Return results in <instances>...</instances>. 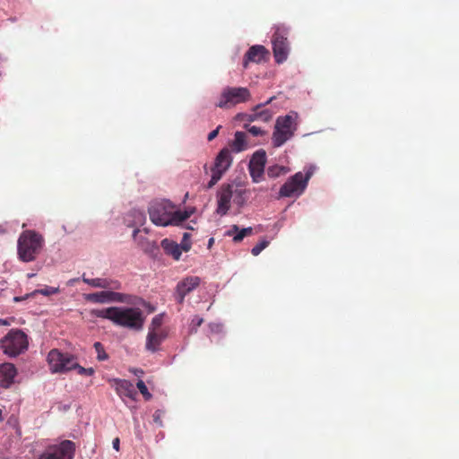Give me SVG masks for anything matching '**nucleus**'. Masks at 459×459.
<instances>
[{"label":"nucleus","mask_w":459,"mask_h":459,"mask_svg":"<svg viewBox=\"0 0 459 459\" xmlns=\"http://www.w3.org/2000/svg\"><path fill=\"white\" fill-rule=\"evenodd\" d=\"M138 232H139V230H134V236H135Z\"/></svg>","instance_id":"de8ad7c7"},{"label":"nucleus","mask_w":459,"mask_h":459,"mask_svg":"<svg viewBox=\"0 0 459 459\" xmlns=\"http://www.w3.org/2000/svg\"><path fill=\"white\" fill-rule=\"evenodd\" d=\"M75 445L71 440H64L57 445L49 446L40 459H74Z\"/></svg>","instance_id":"ddd939ff"},{"label":"nucleus","mask_w":459,"mask_h":459,"mask_svg":"<svg viewBox=\"0 0 459 459\" xmlns=\"http://www.w3.org/2000/svg\"><path fill=\"white\" fill-rule=\"evenodd\" d=\"M95 351L97 352V359L100 361H104L108 359V353L105 351L104 346L100 342H96L93 345Z\"/></svg>","instance_id":"a878e982"},{"label":"nucleus","mask_w":459,"mask_h":459,"mask_svg":"<svg viewBox=\"0 0 459 459\" xmlns=\"http://www.w3.org/2000/svg\"><path fill=\"white\" fill-rule=\"evenodd\" d=\"M253 229L251 227L240 230L238 234L233 237L234 242H240L246 236L252 234Z\"/></svg>","instance_id":"cd10ccee"},{"label":"nucleus","mask_w":459,"mask_h":459,"mask_svg":"<svg viewBox=\"0 0 459 459\" xmlns=\"http://www.w3.org/2000/svg\"><path fill=\"white\" fill-rule=\"evenodd\" d=\"M229 146L230 148V151L236 153L247 150L250 146L247 142V134L244 132L237 131L234 134V139L230 142Z\"/></svg>","instance_id":"aec40b11"},{"label":"nucleus","mask_w":459,"mask_h":459,"mask_svg":"<svg viewBox=\"0 0 459 459\" xmlns=\"http://www.w3.org/2000/svg\"><path fill=\"white\" fill-rule=\"evenodd\" d=\"M130 371L133 372L135 376H137L139 377L143 375V370L140 369V368H134V369H131Z\"/></svg>","instance_id":"79ce46f5"},{"label":"nucleus","mask_w":459,"mask_h":459,"mask_svg":"<svg viewBox=\"0 0 459 459\" xmlns=\"http://www.w3.org/2000/svg\"><path fill=\"white\" fill-rule=\"evenodd\" d=\"M134 213L137 222L143 224L146 220L144 213L140 211H134Z\"/></svg>","instance_id":"58836bf2"},{"label":"nucleus","mask_w":459,"mask_h":459,"mask_svg":"<svg viewBox=\"0 0 459 459\" xmlns=\"http://www.w3.org/2000/svg\"><path fill=\"white\" fill-rule=\"evenodd\" d=\"M38 293H40L44 296H49V295H52V294H56L58 292V289L57 288H54V287H47L45 289H41V290H37Z\"/></svg>","instance_id":"c9c22d12"},{"label":"nucleus","mask_w":459,"mask_h":459,"mask_svg":"<svg viewBox=\"0 0 459 459\" xmlns=\"http://www.w3.org/2000/svg\"><path fill=\"white\" fill-rule=\"evenodd\" d=\"M288 28L284 25H276L275 31L272 38L273 51L275 61L278 64L283 63L290 52V44L288 41Z\"/></svg>","instance_id":"9d476101"},{"label":"nucleus","mask_w":459,"mask_h":459,"mask_svg":"<svg viewBox=\"0 0 459 459\" xmlns=\"http://www.w3.org/2000/svg\"><path fill=\"white\" fill-rule=\"evenodd\" d=\"M221 128V126H218L216 127V129L212 130V132L209 133L208 136H207V140L209 142L212 141L213 139H215L219 134V131L220 129Z\"/></svg>","instance_id":"4c0bfd02"},{"label":"nucleus","mask_w":459,"mask_h":459,"mask_svg":"<svg viewBox=\"0 0 459 459\" xmlns=\"http://www.w3.org/2000/svg\"><path fill=\"white\" fill-rule=\"evenodd\" d=\"M289 169L281 165H273L267 169V175L269 178H275L281 175L288 173Z\"/></svg>","instance_id":"393cba45"},{"label":"nucleus","mask_w":459,"mask_h":459,"mask_svg":"<svg viewBox=\"0 0 459 459\" xmlns=\"http://www.w3.org/2000/svg\"><path fill=\"white\" fill-rule=\"evenodd\" d=\"M117 290H104L102 291L89 293L84 295L85 300L97 304L110 302L132 304V296L125 293L117 292Z\"/></svg>","instance_id":"f8f14e48"},{"label":"nucleus","mask_w":459,"mask_h":459,"mask_svg":"<svg viewBox=\"0 0 459 459\" xmlns=\"http://www.w3.org/2000/svg\"><path fill=\"white\" fill-rule=\"evenodd\" d=\"M4 420L3 411L0 409V422Z\"/></svg>","instance_id":"c03bdc74"},{"label":"nucleus","mask_w":459,"mask_h":459,"mask_svg":"<svg viewBox=\"0 0 459 459\" xmlns=\"http://www.w3.org/2000/svg\"><path fill=\"white\" fill-rule=\"evenodd\" d=\"M45 245L44 237L32 230L21 233L17 242V253L21 261L28 263L34 261Z\"/></svg>","instance_id":"f03ea898"},{"label":"nucleus","mask_w":459,"mask_h":459,"mask_svg":"<svg viewBox=\"0 0 459 459\" xmlns=\"http://www.w3.org/2000/svg\"><path fill=\"white\" fill-rule=\"evenodd\" d=\"M114 381L116 383L117 393L120 396L133 398L136 394V392L131 382L125 379H115Z\"/></svg>","instance_id":"412c9836"},{"label":"nucleus","mask_w":459,"mask_h":459,"mask_svg":"<svg viewBox=\"0 0 459 459\" xmlns=\"http://www.w3.org/2000/svg\"><path fill=\"white\" fill-rule=\"evenodd\" d=\"M200 284V278L189 276L180 281L176 287L174 298L178 304H183L185 297L192 292Z\"/></svg>","instance_id":"2eb2a0df"},{"label":"nucleus","mask_w":459,"mask_h":459,"mask_svg":"<svg viewBox=\"0 0 459 459\" xmlns=\"http://www.w3.org/2000/svg\"><path fill=\"white\" fill-rule=\"evenodd\" d=\"M166 336L164 331H149L146 337V350L151 352L157 351Z\"/></svg>","instance_id":"6ab92c4d"},{"label":"nucleus","mask_w":459,"mask_h":459,"mask_svg":"<svg viewBox=\"0 0 459 459\" xmlns=\"http://www.w3.org/2000/svg\"><path fill=\"white\" fill-rule=\"evenodd\" d=\"M266 153L264 150H258L252 155L248 164V170L253 182L258 183L261 181L264 173Z\"/></svg>","instance_id":"4468645a"},{"label":"nucleus","mask_w":459,"mask_h":459,"mask_svg":"<svg viewBox=\"0 0 459 459\" xmlns=\"http://www.w3.org/2000/svg\"><path fill=\"white\" fill-rule=\"evenodd\" d=\"M82 280L84 283L103 290H120L122 284L119 281L110 278H87L85 273L82 274Z\"/></svg>","instance_id":"dca6fc26"},{"label":"nucleus","mask_w":459,"mask_h":459,"mask_svg":"<svg viewBox=\"0 0 459 459\" xmlns=\"http://www.w3.org/2000/svg\"><path fill=\"white\" fill-rule=\"evenodd\" d=\"M269 245V241L266 239L261 240L257 243L251 250V254L255 256L258 255L265 247Z\"/></svg>","instance_id":"c85d7f7f"},{"label":"nucleus","mask_w":459,"mask_h":459,"mask_svg":"<svg viewBox=\"0 0 459 459\" xmlns=\"http://www.w3.org/2000/svg\"><path fill=\"white\" fill-rule=\"evenodd\" d=\"M161 325H162V316L157 315L152 318L151 325L149 327V331H163L161 329Z\"/></svg>","instance_id":"bb28decb"},{"label":"nucleus","mask_w":459,"mask_h":459,"mask_svg":"<svg viewBox=\"0 0 459 459\" xmlns=\"http://www.w3.org/2000/svg\"><path fill=\"white\" fill-rule=\"evenodd\" d=\"M113 324L134 331L142 330L144 324V316L138 307H116Z\"/></svg>","instance_id":"39448f33"},{"label":"nucleus","mask_w":459,"mask_h":459,"mask_svg":"<svg viewBox=\"0 0 459 459\" xmlns=\"http://www.w3.org/2000/svg\"><path fill=\"white\" fill-rule=\"evenodd\" d=\"M298 113L290 112L277 117L272 141L274 147L283 145L295 134L298 128Z\"/></svg>","instance_id":"20e7f679"},{"label":"nucleus","mask_w":459,"mask_h":459,"mask_svg":"<svg viewBox=\"0 0 459 459\" xmlns=\"http://www.w3.org/2000/svg\"><path fill=\"white\" fill-rule=\"evenodd\" d=\"M189 237L190 235L188 233L184 234L182 242L179 245L180 250L187 252L191 248V243L188 240Z\"/></svg>","instance_id":"72a5a7b5"},{"label":"nucleus","mask_w":459,"mask_h":459,"mask_svg":"<svg viewBox=\"0 0 459 459\" xmlns=\"http://www.w3.org/2000/svg\"><path fill=\"white\" fill-rule=\"evenodd\" d=\"M148 213L151 221L156 226L178 225L187 220L191 213L178 210L169 200H154L150 203Z\"/></svg>","instance_id":"f257e3e1"},{"label":"nucleus","mask_w":459,"mask_h":459,"mask_svg":"<svg viewBox=\"0 0 459 459\" xmlns=\"http://www.w3.org/2000/svg\"><path fill=\"white\" fill-rule=\"evenodd\" d=\"M210 328L212 332L219 333L221 330V325L217 324H211Z\"/></svg>","instance_id":"ea45409f"},{"label":"nucleus","mask_w":459,"mask_h":459,"mask_svg":"<svg viewBox=\"0 0 459 459\" xmlns=\"http://www.w3.org/2000/svg\"><path fill=\"white\" fill-rule=\"evenodd\" d=\"M233 230L238 231V226H236V225H235V226H233Z\"/></svg>","instance_id":"49530a36"},{"label":"nucleus","mask_w":459,"mask_h":459,"mask_svg":"<svg viewBox=\"0 0 459 459\" xmlns=\"http://www.w3.org/2000/svg\"><path fill=\"white\" fill-rule=\"evenodd\" d=\"M47 360L51 373H67L77 366L76 356L62 352L57 349H53L48 352Z\"/></svg>","instance_id":"6e6552de"},{"label":"nucleus","mask_w":459,"mask_h":459,"mask_svg":"<svg viewBox=\"0 0 459 459\" xmlns=\"http://www.w3.org/2000/svg\"><path fill=\"white\" fill-rule=\"evenodd\" d=\"M34 275H35L34 273H29V274H28V277H29V278H31V277H33Z\"/></svg>","instance_id":"09e8293b"},{"label":"nucleus","mask_w":459,"mask_h":459,"mask_svg":"<svg viewBox=\"0 0 459 459\" xmlns=\"http://www.w3.org/2000/svg\"><path fill=\"white\" fill-rule=\"evenodd\" d=\"M115 308L116 307H110L103 309H92L91 311V315L96 317L108 319L113 322Z\"/></svg>","instance_id":"5701e85b"},{"label":"nucleus","mask_w":459,"mask_h":459,"mask_svg":"<svg viewBox=\"0 0 459 459\" xmlns=\"http://www.w3.org/2000/svg\"><path fill=\"white\" fill-rule=\"evenodd\" d=\"M27 334L20 329H12L0 340V349L9 357H16L28 349Z\"/></svg>","instance_id":"423d86ee"},{"label":"nucleus","mask_w":459,"mask_h":459,"mask_svg":"<svg viewBox=\"0 0 459 459\" xmlns=\"http://www.w3.org/2000/svg\"><path fill=\"white\" fill-rule=\"evenodd\" d=\"M164 412L161 410H156L152 415L153 421L159 426H162V417Z\"/></svg>","instance_id":"e433bc0d"},{"label":"nucleus","mask_w":459,"mask_h":459,"mask_svg":"<svg viewBox=\"0 0 459 459\" xmlns=\"http://www.w3.org/2000/svg\"><path fill=\"white\" fill-rule=\"evenodd\" d=\"M269 51L262 45L252 46L245 55L244 66L247 67L248 62L260 63L265 60Z\"/></svg>","instance_id":"a211bd4d"},{"label":"nucleus","mask_w":459,"mask_h":459,"mask_svg":"<svg viewBox=\"0 0 459 459\" xmlns=\"http://www.w3.org/2000/svg\"><path fill=\"white\" fill-rule=\"evenodd\" d=\"M232 163V156L229 148H223L217 154L214 163L211 168V179L208 182L206 188H212L222 178L224 173L230 169Z\"/></svg>","instance_id":"9b49d317"},{"label":"nucleus","mask_w":459,"mask_h":459,"mask_svg":"<svg viewBox=\"0 0 459 459\" xmlns=\"http://www.w3.org/2000/svg\"><path fill=\"white\" fill-rule=\"evenodd\" d=\"M113 448L116 451H119L120 440L118 437H116L112 442Z\"/></svg>","instance_id":"a19ab883"},{"label":"nucleus","mask_w":459,"mask_h":459,"mask_svg":"<svg viewBox=\"0 0 459 459\" xmlns=\"http://www.w3.org/2000/svg\"><path fill=\"white\" fill-rule=\"evenodd\" d=\"M251 100L250 91L247 87H230L222 89L215 106L220 108H231Z\"/></svg>","instance_id":"0eeeda50"},{"label":"nucleus","mask_w":459,"mask_h":459,"mask_svg":"<svg viewBox=\"0 0 459 459\" xmlns=\"http://www.w3.org/2000/svg\"><path fill=\"white\" fill-rule=\"evenodd\" d=\"M312 175V168L307 169L305 174L297 172L281 186L279 191L280 196L292 197L300 195L305 191Z\"/></svg>","instance_id":"1a4fd4ad"},{"label":"nucleus","mask_w":459,"mask_h":459,"mask_svg":"<svg viewBox=\"0 0 459 459\" xmlns=\"http://www.w3.org/2000/svg\"><path fill=\"white\" fill-rule=\"evenodd\" d=\"M20 300H22V298H19V297L14 298V301H20Z\"/></svg>","instance_id":"a18cd8bd"},{"label":"nucleus","mask_w":459,"mask_h":459,"mask_svg":"<svg viewBox=\"0 0 459 459\" xmlns=\"http://www.w3.org/2000/svg\"><path fill=\"white\" fill-rule=\"evenodd\" d=\"M204 171L207 173V165H204Z\"/></svg>","instance_id":"3c124183"},{"label":"nucleus","mask_w":459,"mask_h":459,"mask_svg":"<svg viewBox=\"0 0 459 459\" xmlns=\"http://www.w3.org/2000/svg\"><path fill=\"white\" fill-rule=\"evenodd\" d=\"M204 323L203 317L195 316L191 320V326L194 332H196L197 328Z\"/></svg>","instance_id":"f704fd0d"},{"label":"nucleus","mask_w":459,"mask_h":459,"mask_svg":"<svg viewBox=\"0 0 459 459\" xmlns=\"http://www.w3.org/2000/svg\"><path fill=\"white\" fill-rule=\"evenodd\" d=\"M212 242H213V238H210L209 245L212 244Z\"/></svg>","instance_id":"8fccbe9b"},{"label":"nucleus","mask_w":459,"mask_h":459,"mask_svg":"<svg viewBox=\"0 0 459 459\" xmlns=\"http://www.w3.org/2000/svg\"><path fill=\"white\" fill-rule=\"evenodd\" d=\"M17 369L13 363L0 364V386L8 388L13 383Z\"/></svg>","instance_id":"f3484780"},{"label":"nucleus","mask_w":459,"mask_h":459,"mask_svg":"<svg viewBox=\"0 0 459 459\" xmlns=\"http://www.w3.org/2000/svg\"><path fill=\"white\" fill-rule=\"evenodd\" d=\"M256 115L258 118L264 122H268L269 120H271L273 117V113L269 109H264L261 111L259 109L256 111Z\"/></svg>","instance_id":"2f4dec72"},{"label":"nucleus","mask_w":459,"mask_h":459,"mask_svg":"<svg viewBox=\"0 0 459 459\" xmlns=\"http://www.w3.org/2000/svg\"><path fill=\"white\" fill-rule=\"evenodd\" d=\"M160 245L167 255L173 256V258L176 260H178L180 258L181 250L178 243L169 238H164L163 240H161Z\"/></svg>","instance_id":"4be33fe9"},{"label":"nucleus","mask_w":459,"mask_h":459,"mask_svg":"<svg viewBox=\"0 0 459 459\" xmlns=\"http://www.w3.org/2000/svg\"><path fill=\"white\" fill-rule=\"evenodd\" d=\"M136 386L146 400H150L152 398V394L149 393L148 388L143 380H139L136 383Z\"/></svg>","instance_id":"c756f323"},{"label":"nucleus","mask_w":459,"mask_h":459,"mask_svg":"<svg viewBox=\"0 0 459 459\" xmlns=\"http://www.w3.org/2000/svg\"><path fill=\"white\" fill-rule=\"evenodd\" d=\"M74 369H76L78 374L82 375V376H92L95 373V370L93 368H86L80 366L78 363H77V366L74 368Z\"/></svg>","instance_id":"7c9ffc66"},{"label":"nucleus","mask_w":459,"mask_h":459,"mask_svg":"<svg viewBox=\"0 0 459 459\" xmlns=\"http://www.w3.org/2000/svg\"><path fill=\"white\" fill-rule=\"evenodd\" d=\"M275 97H271L267 101H265L264 103H260L258 105H256L255 107H254L253 108V113L252 114H249V115H247V114H238L237 116V117H246V119L248 121V122H253L255 120H258V117L256 115V111L261 109L263 107H264L265 105H268L270 104L273 100H274Z\"/></svg>","instance_id":"b1692460"},{"label":"nucleus","mask_w":459,"mask_h":459,"mask_svg":"<svg viewBox=\"0 0 459 459\" xmlns=\"http://www.w3.org/2000/svg\"><path fill=\"white\" fill-rule=\"evenodd\" d=\"M9 323L7 322L6 319H2L0 318V325H8Z\"/></svg>","instance_id":"37998d69"},{"label":"nucleus","mask_w":459,"mask_h":459,"mask_svg":"<svg viewBox=\"0 0 459 459\" xmlns=\"http://www.w3.org/2000/svg\"><path fill=\"white\" fill-rule=\"evenodd\" d=\"M231 199L238 206L244 205L247 201V190L237 184H223L217 192L216 212L224 216L230 209Z\"/></svg>","instance_id":"7ed1b4c3"},{"label":"nucleus","mask_w":459,"mask_h":459,"mask_svg":"<svg viewBox=\"0 0 459 459\" xmlns=\"http://www.w3.org/2000/svg\"><path fill=\"white\" fill-rule=\"evenodd\" d=\"M244 127L254 136H259L264 134V132L260 127L255 126L245 125Z\"/></svg>","instance_id":"473e14b6"}]
</instances>
